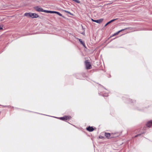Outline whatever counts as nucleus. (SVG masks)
<instances>
[{"instance_id":"nucleus-5","label":"nucleus","mask_w":152,"mask_h":152,"mask_svg":"<svg viewBox=\"0 0 152 152\" xmlns=\"http://www.w3.org/2000/svg\"><path fill=\"white\" fill-rule=\"evenodd\" d=\"M39 17V15L37 14L31 13V17L32 18H37Z\"/></svg>"},{"instance_id":"nucleus-15","label":"nucleus","mask_w":152,"mask_h":152,"mask_svg":"<svg viewBox=\"0 0 152 152\" xmlns=\"http://www.w3.org/2000/svg\"><path fill=\"white\" fill-rule=\"evenodd\" d=\"M72 0L73 1H75V2H76V3H80V1L78 0Z\"/></svg>"},{"instance_id":"nucleus-8","label":"nucleus","mask_w":152,"mask_h":152,"mask_svg":"<svg viewBox=\"0 0 152 152\" xmlns=\"http://www.w3.org/2000/svg\"><path fill=\"white\" fill-rule=\"evenodd\" d=\"M151 124H152V121H148L147 124V126L148 127H150Z\"/></svg>"},{"instance_id":"nucleus-13","label":"nucleus","mask_w":152,"mask_h":152,"mask_svg":"<svg viewBox=\"0 0 152 152\" xmlns=\"http://www.w3.org/2000/svg\"><path fill=\"white\" fill-rule=\"evenodd\" d=\"M120 32V31H118L117 32L114 34H113V35L111 37H113L117 35Z\"/></svg>"},{"instance_id":"nucleus-9","label":"nucleus","mask_w":152,"mask_h":152,"mask_svg":"<svg viewBox=\"0 0 152 152\" xmlns=\"http://www.w3.org/2000/svg\"><path fill=\"white\" fill-rule=\"evenodd\" d=\"M117 19L116 18V19H113V20H110V21L108 22V23H107L105 25V26H107L110 23H111V22L114 21L115 20H117Z\"/></svg>"},{"instance_id":"nucleus-12","label":"nucleus","mask_w":152,"mask_h":152,"mask_svg":"<svg viewBox=\"0 0 152 152\" xmlns=\"http://www.w3.org/2000/svg\"><path fill=\"white\" fill-rule=\"evenodd\" d=\"M77 39H78L80 41V42L84 46V43L82 41V40L80 39L77 38Z\"/></svg>"},{"instance_id":"nucleus-11","label":"nucleus","mask_w":152,"mask_h":152,"mask_svg":"<svg viewBox=\"0 0 152 152\" xmlns=\"http://www.w3.org/2000/svg\"><path fill=\"white\" fill-rule=\"evenodd\" d=\"M105 135L106 137L108 138L110 136V134L109 133H105Z\"/></svg>"},{"instance_id":"nucleus-1","label":"nucleus","mask_w":152,"mask_h":152,"mask_svg":"<svg viewBox=\"0 0 152 152\" xmlns=\"http://www.w3.org/2000/svg\"><path fill=\"white\" fill-rule=\"evenodd\" d=\"M34 9L38 12H44L47 13H49V10H45L41 7L37 6L34 7Z\"/></svg>"},{"instance_id":"nucleus-10","label":"nucleus","mask_w":152,"mask_h":152,"mask_svg":"<svg viewBox=\"0 0 152 152\" xmlns=\"http://www.w3.org/2000/svg\"><path fill=\"white\" fill-rule=\"evenodd\" d=\"M31 13H26L24 14V16H27V17H31Z\"/></svg>"},{"instance_id":"nucleus-7","label":"nucleus","mask_w":152,"mask_h":152,"mask_svg":"<svg viewBox=\"0 0 152 152\" xmlns=\"http://www.w3.org/2000/svg\"><path fill=\"white\" fill-rule=\"evenodd\" d=\"M87 130L89 132H92L94 130V129L92 127L89 126L87 128Z\"/></svg>"},{"instance_id":"nucleus-14","label":"nucleus","mask_w":152,"mask_h":152,"mask_svg":"<svg viewBox=\"0 0 152 152\" xmlns=\"http://www.w3.org/2000/svg\"><path fill=\"white\" fill-rule=\"evenodd\" d=\"M63 12H66V13H68V14H70L71 15H72V14L71 13H70L69 12V11H67L65 10H63Z\"/></svg>"},{"instance_id":"nucleus-16","label":"nucleus","mask_w":152,"mask_h":152,"mask_svg":"<svg viewBox=\"0 0 152 152\" xmlns=\"http://www.w3.org/2000/svg\"><path fill=\"white\" fill-rule=\"evenodd\" d=\"M3 26L2 25H0V30H2L3 29Z\"/></svg>"},{"instance_id":"nucleus-19","label":"nucleus","mask_w":152,"mask_h":152,"mask_svg":"<svg viewBox=\"0 0 152 152\" xmlns=\"http://www.w3.org/2000/svg\"><path fill=\"white\" fill-rule=\"evenodd\" d=\"M103 96H107V95H103Z\"/></svg>"},{"instance_id":"nucleus-4","label":"nucleus","mask_w":152,"mask_h":152,"mask_svg":"<svg viewBox=\"0 0 152 152\" xmlns=\"http://www.w3.org/2000/svg\"><path fill=\"white\" fill-rule=\"evenodd\" d=\"M71 118V117L69 116H65L62 117H61L60 118V119L62 120H67Z\"/></svg>"},{"instance_id":"nucleus-3","label":"nucleus","mask_w":152,"mask_h":152,"mask_svg":"<svg viewBox=\"0 0 152 152\" xmlns=\"http://www.w3.org/2000/svg\"><path fill=\"white\" fill-rule=\"evenodd\" d=\"M91 20L94 22L97 23H101L103 20V19H100L98 20H94L93 19H91Z\"/></svg>"},{"instance_id":"nucleus-2","label":"nucleus","mask_w":152,"mask_h":152,"mask_svg":"<svg viewBox=\"0 0 152 152\" xmlns=\"http://www.w3.org/2000/svg\"><path fill=\"white\" fill-rule=\"evenodd\" d=\"M85 65L86 68L87 69H89L91 68V64L88 60H86L85 61Z\"/></svg>"},{"instance_id":"nucleus-18","label":"nucleus","mask_w":152,"mask_h":152,"mask_svg":"<svg viewBox=\"0 0 152 152\" xmlns=\"http://www.w3.org/2000/svg\"><path fill=\"white\" fill-rule=\"evenodd\" d=\"M140 134H137V135H136V136H135V137H138V136H140Z\"/></svg>"},{"instance_id":"nucleus-17","label":"nucleus","mask_w":152,"mask_h":152,"mask_svg":"<svg viewBox=\"0 0 152 152\" xmlns=\"http://www.w3.org/2000/svg\"><path fill=\"white\" fill-rule=\"evenodd\" d=\"M127 29V28H125V29H122V30H120L119 31H120V32H121V31H123L124 30H125V29Z\"/></svg>"},{"instance_id":"nucleus-6","label":"nucleus","mask_w":152,"mask_h":152,"mask_svg":"<svg viewBox=\"0 0 152 152\" xmlns=\"http://www.w3.org/2000/svg\"><path fill=\"white\" fill-rule=\"evenodd\" d=\"M49 13H55L57 14L58 15L60 16H62V15L59 12H56V11H49Z\"/></svg>"}]
</instances>
